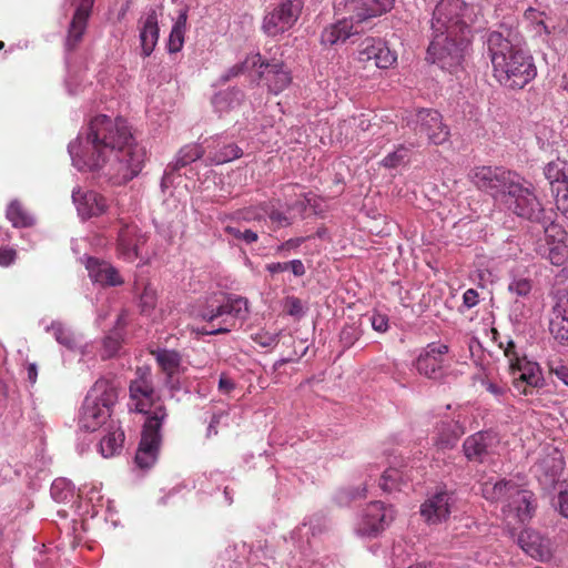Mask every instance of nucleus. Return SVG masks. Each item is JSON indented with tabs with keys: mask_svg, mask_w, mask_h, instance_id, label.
Segmentation results:
<instances>
[{
	"mask_svg": "<svg viewBox=\"0 0 568 568\" xmlns=\"http://www.w3.org/2000/svg\"><path fill=\"white\" fill-rule=\"evenodd\" d=\"M73 487L70 481H68L64 478H58L53 480L50 494L52 498L62 503L69 499V497L72 496Z\"/></svg>",
	"mask_w": 568,
	"mask_h": 568,
	"instance_id": "nucleus-41",
	"label": "nucleus"
},
{
	"mask_svg": "<svg viewBox=\"0 0 568 568\" xmlns=\"http://www.w3.org/2000/svg\"><path fill=\"white\" fill-rule=\"evenodd\" d=\"M394 519V511L382 501H373L365 508L358 531L363 535L377 534L384 530Z\"/></svg>",
	"mask_w": 568,
	"mask_h": 568,
	"instance_id": "nucleus-16",
	"label": "nucleus"
},
{
	"mask_svg": "<svg viewBox=\"0 0 568 568\" xmlns=\"http://www.w3.org/2000/svg\"><path fill=\"white\" fill-rule=\"evenodd\" d=\"M93 4L94 0H80L77 4L64 40V49L67 52L77 50L82 42Z\"/></svg>",
	"mask_w": 568,
	"mask_h": 568,
	"instance_id": "nucleus-15",
	"label": "nucleus"
},
{
	"mask_svg": "<svg viewBox=\"0 0 568 568\" xmlns=\"http://www.w3.org/2000/svg\"><path fill=\"white\" fill-rule=\"evenodd\" d=\"M28 381L31 385L36 384L38 377V367L34 363H30L27 367Z\"/></svg>",
	"mask_w": 568,
	"mask_h": 568,
	"instance_id": "nucleus-61",
	"label": "nucleus"
},
{
	"mask_svg": "<svg viewBox=\"0 0 568 568\" xmlns=\"http://www.w3.org/2000/svg\"><path fill=\"white\" fill-rule=\"evenodd\" d=\"M455 428H457L456 424L442 425L438 432V437L435 442L439 449H450L457 444L462 432H457Z\"/></svg>",
	"mask_w": 568,
	"mask_h": 568,
	"instance_id": "nucleus-37",
	"label": "nucleus"
},
{
	"mask_svg": "<svg viewBox=\"0 0 568 568\" xmlns=\"http://www.w3.org/2000/svg\"><path fill=\"white\" fill-rule=\"evenodd\" d=\"M103 430L105 434L100 440L99 448L101 455L108 458L114 456L121 450L124 440V434L113 420H110Z\"/></svg>",
	"mask_w": 568,
	"mask_h": 568,
	"instance_id": "nucleus-28",
	"label": "nucleus"
},
{
	"mask_svg": "<svg viewBox=\"0 0 568 568\" xmlns=\"http://www.w3.org/2000/svg\"><path fill=\"white\" fill-rule=\"evenodd\" d=\"M266 270L271 274H276V273L285 272L286 271V262H284V263H281V262L270 263V264L266 265Z\"/></svg>",
	"mask_w": 568,
	"mask_h": 568,
	"instance_id": "nucleus-62",
	"label": "nucleus"
},
{
	"mask_svg": "<svg viewBox=\"0 0 568 568\" xmlns=\"http://www.w3.org/2000/svg\"><path fill=\"white\" fill-rule=\"evenodd\" d=\"M235 387V384L225 374L220 376L219 390L223 394H230Z\"/></svg>",
	"mask_w": 568,
	"mask_h": 568,
	"instance_id": "nucleus-57",
	"label": "nucleus"
},
{
	"mask_svg": "<svg viewBox=\"0 0 568 568\" xmlns=\"http://www.w3.org/2000/svg\"><path fill=\"white\" fill-rule=\"evenodd\" d=\"M509 369L514 387L525 396L537 394L546 384L539 365L525 357L511 359Z\"/></svg>",
	"mask_w": 568,
	"mask_h": 568,
	"instance_id": "nucleus-11",
	"label": "nucleus"
},
{
	"mask_svg": "<svg viewBox=\"0 0 568 568\" xmlns=\"http://www.w3.org/2000/svg\"><path fill=\"white\" fill-rule=\"evenodd\" d=\"M400 478L402 473L398 469H386L381 477L379 486L384 491L390 493L398 488Z\"/></svg>",
	"mask_w": 568,
	"mask_h": 568,
	"instance_id": "nucleus-45",
	"label": "nucleus"
},
{
	"mask_svg": "<svg viewBox=\"0 0 568 568\" xmlns=\"http://www.w3.org/2000/svg\"><path fill=\"white\" fill-rule=\"evenodd\" d=\"M52 332L55 341L65 346L69 349H73L77 347V341L73 333L64 327V325L60 322H52V324L47 328Z\"/></svg>",
	"mask_w": 568,
	"mask_h": 568,
	"instance_id": "nucleus-38",
	"label": "nucleus"
},
{
	"mask_svg": "<svg viewBox=\"0 0 568 568\" xmlns=\"http://www.w3.org/2000/svg\"><path fill=\"white\" fill-rule=\"evenodd\" d=\"M130 412L142 413V379L136 378L130 385V402L128 403Z\"/></svg>",
	"mask_w": 568,
	"mask_h": 568,
	"instance_id": "nucleus-44",
	"label": "nucleus"
},
{
	"mask_svg": "<svg viewBox=\"0 0 568 568\" xmlns=\"http://www.w3.org/2000/svg\"><path fill=\"white\" fill-rule=\"evenodd\" d=\"M470 182L479 190L494 197L500 204L507 191L516 189L519 175L504 166L479 165L470 170Z\"/></svg>",
	"mask_w": 568,
	"mask_h": 568,
	"instance_id": "nucleus-6",
	"label": "nucleus"
},
{
	"mask_svg": "<svg viewBox=\"0 0 568 568\" xmlns=\"http://www.w3.org/2000/svg\"><path fill=\"white\" fill-rule=\"evenodd\" d=\"M363 31L359 23L348 18L341 19L324 28L321 34V43L325 47H332L338 42H345L349 37L358 34Z\"/></svg>",
	"mask_w": 568,
	"mask_h": 568,
	"instance_id": "nucleus-21",
	"label": "nucleus"
},
{
	"mask_svg": "<svg viewBox=\"0 0 568 568\" xmlns=\"http://www.w3.org/2000/svg\"><path fill=\"white\" fill-rule=\"evenodd\" d=\"M144 315L146 314L148 308L154 310L156 304V292L154 290L149 288L144 285Z\"/></svg>",
	"mask_w": 568,
	"mask_h": 568,
	"instance_id": "nucleus-53",
	"label": "nucleus"
},
{
	"mask_svg": "<svg viewBox=\"0 0 568 568\" xmlns=\"http://www.w3.org/2000/svg\"><path fill=\"white\" fill-rule=\"evenodd\" d=\"M85 266L90 278L94 283H99L103 286H118L123 283L118 270L109 262L101 261L97 257H89Z\"/></svg>",
	"mask_w": 568,
	"mask_h": 568,
	"instance_id": "nucleus-26",
	"label": "nucleus"
},
{
	"mask_svg": "<svg viewBox=\"0 0 568 568\" xmlns=\"http://www.w3.org/2000/svg\"><path fill=\"white\" fill-rule=\"evenodd\" d=\"M243 151L234 143H229L220 148L211 158V162L219 165L240 159Z\"/></svg>",
	"mask_w": 568,
	"mask_h": 568,
	"instance_id": "nucleus-39",
	"label": "nucleus"
},
{
	"mask_svg": "<svg viewBox=\"0 0 568 568\" xmlns=\"http://www.w3.org/2000/svg\"><path fill=\"white\" fill-rule=\"evenodd\" d=\"M448 352L445 344H429L425 353L420 354L416 361V368L419 374L428 378H438L443 374L444 355Z\"/></svg>",
	"mask_w": 568,
	"mask_h": 568,
	"instance_id": "nucleus-18",
	"label": "nucleus"
},
{
	"mask_svg": "<svg viewBox=\"0 0 568 568\" xmlns=\"http://www.w3.org/2000/svg\"><path fill=\"white\" fill-rule=\"evenodd\" d=\"M457 503L454 490L438 487L420 506V515L426 523L436 525L446 521Z\"/></svg>",
	"mask_w": 568,
	"mask_h": 568,
	"instance_id": "nucleus-13",
	"label": "nucleus"
},
{
	"mask_svg": "<svg viewBox=\"0 0 568 568\" xmlns=\"http://www.w3.org/2000/svg\"><path fill=\"white\" fill-rule=\"evenodd\" d=\"M515 349V343L513 341H509L507 347L505 348V356L509 359V365L511 364V359H515V357H519Z\"/></svg>",
	"mask_w": 568,
	"mask_h": 568,
	"instance_id": "nucleus-63",
	"label": "nucleus"
},
{
	"mask_svg": "<svg viewBox=\"0 0 568 568\" xmlns=\"http://www.w3.org/2000/svg\"><path fill=\"white\" fill-rule=\"evenodd\" d=\"M116 398V390L108 381H97L83 400L79 427L85 432L105 428L110 423L111 410Z\"/></svg>",
	"mask_w": 568,
	"mask_h": 568,
	"instance_id": "nucleus-4",
	"label": "nucleus"
},
{
	"mask_svg": "<svg viewBox=\"0 0 568 568\" xmlns=\"http://www.w3.org/2000/svg\"><path fill=\"white\" fill-rule=\"evenodd\" d=\"M408 150L400 145L394 152L387 154L383 160L382 164L388 169H395L400 165L407 158Z\"/></svg>",
	"mask_w": 568,
	"mask_h": 568,
	"instance_id": "nucleus-46",
	"label": "nucleus"
},
{
	"mask_svg": "<svg viewBox=\"0 0 568 568\" xmlns=\"http://www.w3.org/2000/svg\"><path fill=\"white\" fill-rule=\"evenodd\" d=\"M140 229L135 222L123 223L118 235L119 255L133 262L139 256Z\"/></svg>",
	"mask_w": 568,
	"mask_h": 568,
	"instance_id": "nucleus-23",
	"label": "nucleus"
},
{
	"mask_svg": "<svg viewBox=\"0 0 568 568\" xmlns=\"http://www.w3.org/2000/svg\"><path fill=\"white\" fill-rule=\"evenodd\" d=\"M204 154V150L199 144H189L183 146L176 156L175 162L172 164V170L178 171L181 168L201 159Z\"/></svg>",
	"mask_w": 568,
	"mask_h": 568,
	"instance_id": "nucleus-36",
	"label": "nucleus"
},
{
	"mask_svg": "<svg viewBox=\"0 0 568 568\" xmlns=\"http://www.w3.org/2000/svg\"><path fill=\"white\" fill-rule=\"evenodd\" d=\"M521 549L532 558L545 559L549 555L548 546L544 538L536 531L524 530L518 536Z\"/></svg>",
	"mask_w": 568,
	"mask_h": 568,
	"instance_id": "nucleus-27",
	"label": "nucleus"
},
{
	"mask_svg": "<svg viewBox=\"0 0 568 568\" xmlns=\"http://www.w3.org/2000/svg\"><path fill=\"white\" fill-rule=\"evenodd\" d=\"M251 62L253 67L260 64V78L266 82L270 91L275 94L285 90L292 81L290 72L284 69L281 62L264 63L260 54L252 57Z\"/></svg>",
	"mask_w": 568,
	"mask_h": 568,
	"instance_id": "nucleus-17",
	"label": "nucleus"
},
{
	"mask_svg": "<svg viewBox=\"0 0 568 568\" xmlns=\"http://www.w3.org/2000/svg\"><path fill=\"white\" fill-rule=\"evenodd\" d=\"M416 135H426L429 143L442 145L449 140V128L443 122L442 114L433 109H420L404 119Z\"/></svg>",
	"mask_w": 568,
	"mask_h": 568,
	"instance_id": "nucleus-8",
	"label": "nucleus"
},
{
	"mask_svg": "<svg viewBox=\"0 0 568 568\" xmlns=\"http://www.w3.org/2000/svg\"><path fill=\"white\" fill-rule=\"evenodd\" d=\"M72 199L77 204L79 214L84 219L101 215L108 207L106 200L94 191L82 193L80 190H74Z\"/></svg>",
	"mask_w": 568,
	"mask_h": 568,
	"instance_id": "nucleus-25",
	"label": "nucleus"
},
{
	"mask_svg": "<svg viewBox=\"0 0 568 568\" xmlns=\"http://www.w3.org/2000/svg\"><path fill=\"white\" fill-rule=\"evenodd\" d=\"M121 346V336L118 332H112L102 341L101 358L108 359L116 355Z\"/></svg>",
	"mask_w": 568,
	"mask_h": 568,
	"instance_id": "nucleus-43",
	"label": "nucleus"
},
{
	"mask_svg": "<svg viewBox=\"0 0 568 568\" xmlns=\"http://www.w3.org/2000/svg\"><path fill=\"white\" fill-rule=\"evenodd\" d=\"M567 163L560 159L550 161L544 169L545 178L549 181L552 190L561 187L562 184L568 183L566 176Z\"/></svg>",
	"mask_w": 568,
	"mask_h": 568,
	"instance_id": "nucleus-35",
	"label": "nucleus"
},
{
	"mask_svg": "<svg viewBox=\"0 0 568 568\" xmlns=\"http://www.w3.org/2000/svg\"><path fill=\"white\" fill-rule=\"evenodd\" d=\"M495 443V435L489 432H478L465 439L463 449L467 459L481 463L491 453Z\"/></svg>",
	"mask_w": 568,
	"mask_h": 568,
	"instance_id": "nucleus-24",
	"label": "nucleus"
},
{
	"mask_svg": "<svg viewBox=\"0 0 568 568\" xmlns=\"http://www.w3.org/2000/svg\"><path fill=\"white\" fill-rule=\"evenodd\" d=\"M517 484L510 480H499L495 484L485 483L483 485V496L490 501L503 503L506 505L510 498L511 488L516 487Z\"/></svg>",
	"mask_w": 568,
	"mask_h": 568,
	"instance_id": "nucleus-30",
	"label": "nucleus"
},
{
	"mask_svg": "<svg viewBox=\"0 0 568 568\" xmlns=\"http://www.w3.org/2000/svg\"><path fill=\"white\" fill-rule=\"evenodd\" d=\"M248 302L246 298H229L223 303L207 304L199 311L197 316L207 322L210 328L199 331L202 335H217L231 332L246 320Z\"/></svg>",
	"mask_w": 568,
	"mask_h": 568,
	"instance_id": "nucleus-5",
	"label": "nucleus"
},
{
	"mask_svg": "<svg viewBox=\"0 0 568 568\" xmlns=\"http://www.w3.org/2000/svg\"><path fill=\"white\" fill-rule=\"evenodd\" d=\"M303 9L301 0H281L268 12L262 23V30L268 37H276L288 31L298 20Z\"/></svg>",
	"mask_w": 568,
	"mask_h": 568,
	"instance_id": "nucleus-10",
	"label": "nucleus"
},
{
	"mask_svg": "<svg viewBox=\"0 0 568 568\" xmlns=\"http://www.w3.org/2000/svg\"><path fill=\"white\" fill-rule=\"evenodd\" d=\"M511 489L508 503L503 506V513L507 518L514 517L523 524L531 518L534 510L531 505L532 494L529 490L520 489L518 485Z\"/></svg>",
	"mask_w": 568,
	"mask_h": 568,
	"instance_id": "nucleus-19",
	"label": "nucleus"
},
{
	"mask_svg": "<svg viewBox=\"0 0 568 568\" xmlns=\"http://www.w3.org/2000/svg\"><path fill=\"white\" fill-rule=\"evenodd\" d=\"M143 32H144V55H148V54H150V51L146 49L148 36L150 34L154 42L158 40V37H159V28H158V24L154 21L152 16H150L148 18V20L144 22Z\"/></svg>",
	"mask_w": 568,
	"mask_h": 568,
	"instance_id": "nucleus-49",
	"label": "nucleus"
},
{
	"mask_svg": "<svg viewBox=\"0 0 568 568\" xmlns=\"http://www.w3.org/2000/svg\"><path fill=\"white\" fill-rule=\"evenodd\" d=\"M221 221H229L245 226L251 222L264 221L262 203L256 206L243 207L233 213L224 214Z\"/></svg>",
	"mask_w": 568,
	"mask_h": 568,
	"instance_id": "nucleus-32",
	"label": "nucleus"
},
{
	"mask_svg": "<svg viewBox=\"0 0 568 568\" xmlns=\"http://www.w3.org/2000/svg\"><path fill=\"white\" fill-rule=\"evenodd\" d=\"M487 47L497 81L511 89H521L537 74L532 58L503 33L493 31Z\"/></svg>",
	"mask_w": 568,
	"mask_h": 568,
	"instance_id": "nucleus-3",
	"label": "nucleus"
},
{
	"mask_svg": "<svg viewBox=\"0 0 568 568\" xmlns=\"http://www.w3.org/2000/svg\"><path fill=\"white\" fill-rule=\"evenodd\" d=\"M532 290V281L528 277L515 276L508 285L510 294L517 298H526L530 295Z\"/></svg>",
	"mask_w": 568,
	"mask_h": 568,
	"instance_id": "nucleus-42",
	"label": "nucleus"
},
{
	"mask_svg": "<svg viewBox=\"0 0 568 568\" xmlns=\"http://www.w3.org/2000/svg\"><path fill=\"white\" fill-rule=\"evenodd\" d=\"M252 341L261 347H272L277 343V334L260 331L251 335Z\"/></svg>",
	"mask_w": 568,
	"mask_h": 568,
	"instance_id": "nucleus-48",
	"label": "nucleus"
},
{
	"mask_svg": "<svg viewBox=\"0 0 568 568\" xmlns=\"http://www.w3.org/2000/svg\"><path fill=\"white\" fill-rule=\"evenodd\" d=\"M224 224L223 231L233 241L251 245L256 243L260 239L257 231L245 225H240L229 221H222Z\"/></svg>",
	"mask_w": 568,
	"mask_h": 568,
	"instance_id": "nucleus-31",
	"label": "nucleus"
},
{
	"mask_svg": "<svg viewBox=\"0 0 568 568\" xmlns=\"http://www.w3.org/2000/svg\"><path fill=\"white\" fill-rule=\"evenodd\" d=\"M478 293L474 288H468L463 295V303L467 308H471L478 304Z\"/></svg>",
	"mask_w": 568,
	"mask_h": 568,
	"instance_id": "nucleus-54",
	"label": "nucleus"
},
{
	"mask_svg": "<svg viewBox=\"0 0 568 568\" xmlns=\"http://www.w3.org/2000/svg\"><path fill=\"white\" fill-rule=\"evenodd\" d=\"M544 464L549 468L550 470V481L554 484L556 483L560 474L564 469L565 462L562 458H551L544 462Z\"/></svg>",
	"mask_w": 568,
	"mask_h": 568,
	"instance_id": "nucleus-50",
	"label": "nucleus"
},
{
	"mask_svg": "<svg viewBox=\"0 0 568 568\" xmlns=\"http://www.w3.org/2000/svg\"><path fill=\"white\" fill-rule=\"evenodd\" d=\"M286 310L290 315H300L302 313V303L296 297H288L286 301Z\"/></svg>",
	"mask_w": 568,
	"mask_h": 568,
	"instance_id": "nucleus-56",
	"label": "nucleus"
},
{
	"mask_svg": "<svg viewBox=\"0 0 568 568\" xmlns=\"http://www.w3.org/2000/svg\"><path fill=\"white\" fill-rule=\"evenodd\" d=\"M186 11H181L173 24V28L169 37L168 49L171 53H176L181 51V49L183 48L184 37L186 32Z\"/></svg>",
	"mask_w": 568,
	"mask_h": 568,
	"instance_id": "nucleus-33",
	"label": "nucleus"
},
{
	"mask_svg": "<svg viewBox=\"0 0 568 568\" xmlns=\"http://www.w3.org/2000/svg\"><path fill=\"white\" fill-rule=\"evenodd\" d=\"M303 242H304V237L290 239L286 242L282 243L277 247L276 251L278 253H281V252H284V251L294 250V248H297Z\"/></svg>",
	"mask_w": 568,
	"mask_h": 568,
	"instance_id": "nucleus-58",
	"label": "nucleus"
},
{
	"mask_svg": "<svg viewBox=\"0 0 568 568\" xmlns=\"http://www.w3.org/2000/svg\"><path fill=\"white\" fill-rule=\"evenodd\" d=\"M7 219L14 227H30L34 224L33 217L23 209L18 200L11 201L8 205Z\"/></svg>",
	"mask_w": 568,
	"mask_h": 568,
	"instance_id": "nucleus-34",
	"label": "nucleus"
},
{
	"mask_svg": "<svg viewBox=\"0 0 568 568\" xmlns=\"http://www.w3.org/2000/svg\"><path fill=\"white\" fill-rule=\"evenodd\" d=\"M556 192V206L568 219V183L552 190Z\"/></svg>",
	"mask_w": 568,
	"mask_h": 568,
	"instance_id": "nucleus-47",
	"label": "nucleus"
},
{
	"mask_svg": "<svg viewBox=\"0 0 568 568\" xmlns=\"http://www.w3.org/2000/svg\"><path fill=\"white\" fill-rule=\"evenodd\" d=\"M356 60L363 67L373 62L378 69H388L396 63L397 55L383 40L366 38L358 45Z\"/></svg>",
	"mask_w": 568,
	"mask_h": 568,
	"instance_id": "nucleus-14",
	"label": "nucleus"
},
{
	"mask_svg": "<svg viewBox=\"0 0 568 568\" xmlns=\"http://www.w3.org/2000/svg\"><path fill=\"white\" fill-rule=\"evenodd\" d=\"M81 494L85 495L89 501H91L93 505L94 503H100L102 500V496L100 495V488L95 485H92L89 489H87V486L81 490Z\"/></svg>",
	"mask_w": 568,
	"mask_h": 568,
	"instance_id": "nucleus-55",
	"label": "nucleus"
},
{
	"mask_svg": "<svg viewBox=\"0 0 568 568\" xmlns=\"http://www.w3.org/2000/svg\"><path fill=\"white\" fill-rule=\"evenodd\" d=\"M556 376L568 386V367L559 366L555 369Z\"/></svg>",
	"mask_w": 568,
	"mask_h": 568,
	"instance_id": "nucleus-64",
	"label": "nucleus"
},
{
	"mask_svg": "<svg viewBox=\"0 0 568 568\" xmlns=\"http://www.w3.org/2000/svg\"><path fill=\"white\" fill-rule=\"evenodd\" d=\"M549 329L556 341L568 346V288L557 297L551 311Z\"/></svg>",
	"mask_w": 568,
	"mask_h": 568,
	"instance_id": "nucleus-20",
	"label": "nucleus"
},
{
	"mask_svg": "<svg viewBox=\"0 0 568 568\" xmlns=\"http://www.w3.org/2000/svg\"><path fill=\"white\" fill-rule=\"evenodd\" d=\"M17 257V252L11 247H0V265L9 266Z\"/></svg>",
	"mask_w": 568,
	"mask_h": 568,
	"instance_id": "nucleus-52",
	"label": "nucleus"
},
{
	"mask_svg": "<svg viewBox=\"0 0 568 568\" xmlns=\"http://www.w3.org/2000/svg\"><path fill=\"white\" fill-rule=\"evenodd\" d=\"M372 326L376 332L384 333L388 329V318L383 314H374L372 316Z\"/></svg>",
	"mask_w": 568,
	"mask_h": 568,
	"instance_id": "nucleus-51",
	"label": "nucleus"
},
{
	"mask_svg": "<svg viewBox=\"0 0 568 568\" xmlns=\"http://www.w3.org/2000/svg\"><path fill=\"white\" fill-rule=\"evenodd\" d=\"M515 185L516 189L507 191V196L500 204L519 217L541 223L545 211L534 191L523 184L520 176L516 180Z\"/></svg>",
	"mask_w": 568,
	"mask_h": 568,
	"instance_id": "nucleus-7",
	"label": "nucleus"
},
{
	"mask_svg": "<svg viewBox=\"0 0 568 568\" xmlns=\"http://www.w3.org/2000/svg\"><path fill=\"white\" fill-rule=\"evenodd\" d=\"M262 209H263V215L268 216L273 231L290 226L292 224V220L285 213L275 209L273 205H270L267 203H262Z\"/></svg>",
	"mask_w": 568,
	"mask_h": 568,
	"instance_id": "nucleus-40",
	"label": "nucleus"
},
{
	"mask_svg": "<svg viewBox=\"0 0 568 568\" xmlns=\"http://www.w3.org/2000/svg\"><path fill=\"white\" fill-rule=\"evenodd\" d=\"M567 232L556 223L544 229V239L536 242L535 252L552 265L561 266L568 261Z\"/></svg>",
	"mask_w": 568,
	"mask_h": 568,
	"instance_id": "nucleus-9",
	"label": "nucleus"
},
{
	"mask_svg": "<svg viewBox=\"0 0 568 568\" xmlns=\"http://www.w3.org/2000/svg\"><path fill=\"white\" fill-rule=\"evenodd\" d=\"M486 389L496 397H501L506 394V388L495 383H488Z\"/></svg>",
	"mask_w": 568,
	"mask_h": 568,
	"instance_id": "nucleus-60",
	"label": "nucleus"
},
{
	"mask_svg": "<svg viewBox=\"0 0 568 568\" xmlns=\"http://www.w3.org/2000/svg\"><path fill=\"white\" fill-rule=\"evenodd\" d=\"M288 268H291L295 276H303L305 274V266L301 260L286 262V271Z\"/></svg>",
	"mask_w": 568,
	"mask_h": 568,
	"instance_id": "nucleus-59",
	"label": "nucleus"
},
{
	"mask_svg": "<svg viewBox=\"0 0 568 568\" xmlns=\"http://www.w3.org/2000/svg\"><path fill=\"white\" fill-rule=\"evenodd\" d=\"M395 0H349L348 9L356 23H364L371 18L382 16L392 10Z\"/></svg>",
	"mask_w": 568,
	"mask_h": 568,
	"instance_id": "nucleus-22",
	"label": "nucleus"
},
{
	"mask_svg": "<svg viewBox=\"0 0 568 568\" xmlns=\"http://www.w3.org/2000/svg\"><path fill=\"white\" fill-rule=\"evenodd\" d=\"M150 353L155 357L158 365L165 373L168 378L171 379L180 372L182 359L181 355L176 351L152 349Z\"/></svg>",
	"mask_w": 568,
	"mask_h": 568,
	"instance_id": "nucleus-29",
	"label": "nucleus"
},
{
	"mask_svg": "<svg viewBox=\"0 0 568 568\" xmlns=\"http://www.w3.org/2000/svg\"><path fill=\"white\" fill-rule=\"evenodd\" d=\"M484 19L481 7L464 0H440L433 12V39L427 54L433 63L453 72L464 60L473 28Z\"/></svg>",
	"mask_w": 568,
	"mask_h": 568,
	"instance_id": "nucleus-2",
	"label": "nucleus"
},
{
	"mask_svg": "<svg viewBox=\"0 0 568 568\" xmlns=\"http://www.w3.org/2000/svg\"><path fill=\"white\" fill-rule=\"evenodd\" d=\"M68 151L79 170H100L113 156V173H109L116 184L131 181L142 171V146L135 141L128 120L122 116H94L85 135L79 134L77 140L70 142Z\"/></svg>",
	"mask_w": 568,
	"mask_h": 568,
	"instance_id": "nucleus-1",
	"label": "nucleus"
},
{
	"mask_svg": "<svg viewBox=\"0 0 568 568\" xmlns=\"http://www.w3.org/2000/svg\"><path fill=\"white\" fill-rule=\"evenodd\" d=\"M166 416L163 406H156L152 413L144 410V470L153 467L159 458L162 435L160 429Z\"/></svg>",
	"mask_w": 568,
	"mask_h": 568,
	"instance_id": "nucleus-12",
	"label": "nucleus"
}]
</instances>
